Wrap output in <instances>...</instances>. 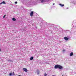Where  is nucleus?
Segmentation results:
<instances>
[{
  "label": "nucleus",
  "instance_id": "1",
  "mask_svg": "<svg viewBox=\"0 0 76 76\" xmlns=\"http://www.w3.org/2000/svg\"><path fill=\"white\" fill-rule=\"evenodd\" d=\"M55 69H63V66L58 64L54 66Z\"/></svg>",
  "mask_w": 76,
  "mask_h": 76
},
{
  "label": "nucleus",
  "instance_id": "2",
  "mask_svg": "<svg viewBox=\"0 0 76 76\" xmlns=\"http://www.w3.org/2000/svg\"><path fill=\"white\" fill-rule=\"evenodd\" d=\"M33 15H34V12L33 11L31 12L30 13V16L31 17L33 16Z\"/></svg>",
  "mask_w": 76,
  "mask_h": 76
},
{
  "label": "nucleus",
  "instance_id": "3",
  "mask_svg": "<svg viewBox=\"0 0 76 76\" xmlns=\"http://www.w3.org/2000/svg\"><path fill=\"white\" fill-rule=\"evenodd\" d=\"M23 70H24V71L26 72H28V69L26 68H23Z\"/></svg>",
  "mask_w": 76,
  "mask_h": 76
},
{
  "label": "nucleus",
  "instance_id": "4",
  "mask_svg": "<svg viewBox=\"0 0 76 76\" xmlns=\"http://www.w3.org/2000/svg\"><path fill=\"white\" fill-rule=\"evenodd\" d=\"M64 39L66 41H67V40H69V38H67V37H64Z\"/></svg>",
  "mask_w": 76,
  "mask_h": 76
},
{
  "label": "nucleus",
  "instance_id": "5",
  "mask_svg": "<svg viewBox=\"0 0 76 76\" xmlns=\"http://www.w3.org/2000/svg\"><path fill=\"white\" fill-rule=\"evenodd\" d=\"M36 72L37 75H39V69H37L36 71Z\"/></svg>",
  "mask_w": 76,
  "mask_h": 76
},
{
  "label": "nucleus",
  "instance_id": "6",
  "mask_svg": "<svg viewBox=\"0 0 76 76\" xmlns=\"http://www.w3.org/2000/svg\"><path fill=\"white\" fill-rule=\"evenodd\" d=\"M6 4V2H5L4 1H3L2 2L0 3V4Z\"/></svg>",
  "mask_w": 76,
  "mask_h": 76
},
{
  "label": "nucleus",
  "instance_id": "7",
  "mask_svg": "<svg viewBox=\"0 0 76 76\" xmlns=\"http://www.w3.org/2000/svg\"><path fill=\"white\" fill-rule=\"evenodd\" d=\"M73 53L71 52L70 53V56L71 57V56H73Z\"/></svg>",
  "mask_w": 76,
  "mask_h": 76
},
{
  "label": "nucleus",
  "instance_id": "8",
  "mask_svg": "<svg viewBox=\"0 0 76 76\" xmlns=\"http://www.w3.org/2000/svg\"><path fill=\"white\" fill-rule=\"evenodd\" d=\"M59 5H60V6H61V7H63V6H64V5L62 4H60Z\"/></svg>",
  "mask_w": 76,
  "mask_h": 76
},
{
  "label": "nucleus",
  "instance_id": "9",
  "mask_svg": "<svg viewBox=\"0 0 76 76\" xmlns=\"http://www.w3.org/2000/svg\"><path fill=\"white\" fill-rule=\"evenodd\" d=\"M12 20L13 21H16V18H13Z\"/></svg>",
  "mask_w": 76,
  "mask_h": 76
},
{
  "label": "nucleus",
  "instance_id": "10",
  "mask_svg": "<svg viewBox=\"0 0 76 76\" xmlns=\"http://www.w3.org/2000/svg\"><path fill=\"white\" fill-rule=\"evenodd\" d=\"M33 58H34V57H31L30 58V60H33Z\"/></svg>",
  "mask_w": 76,
  "mask_h": 76
},
{
  "label": "nucleus",
  "instance_id": "11",
  "mask_svg": "<svg viewBox=\"0 0 76 76\" xmlns=\"http://www.w3.org/2000/svg\"><path fill=\"white\" fill-rule=\"evenodd\" d=\"M12 75V73H10L9 74V76H11Z\"/></svg>",
  "mask_w": 76,
  "mask_h": 76
},
{
  "label": "nucleus",
  "instance_id": "12",
  "mask_svg": "<svg viewBox=\"0 0 76 76\" xmlns=\"http://www.w3.org/2000/svg\"><path fill=\"white\" fill-rule=\"evenodd\" d=\"M47 74L46 73H45L44 75V76H47Z\"/></svg>",
  "mask_w": 76,
  "mask_h": 76
},
{
  "label": "nucleus",
  "instance_id": "13",
  "mask_svg": "<svg viewBox=\"0 0 76 76\" xmlns=\"http://www.w3.org/2000/svg\"><path fill=\"white\" fill-rule=\"evenodd\" d=\"M41 1L42 3H43L44 2V0H41Z\"/></svg>",
  "mask_w": 76,
  "mask_h": 76
},
{
  "label": "nucleus",
  "instance_id": "14",
  "mask_svg": "<svg viewBox=\"0 0 76 76\" xmlns=\"http://www.w3.org/2000/svg\"><path fill=\"white\" fill-rule=\"evenodd\" d=\"M4 17H3V18H5V17H6V15H4Z\"/></svg>",
  "mask_w": 76,
  "mask_h": 76
},
{
  "label": "nucleus",
  "instance_id": "15",
  "mask_svg": "<svg viewBox=\"0 0 76 76\" xmlns=\"http://www.w3.org/2000/svg\"><path fill=\"white\" fill-rule=\"evenodd\" d=\"M15 75V72H13L12 75Z\"/></svg>",
  "mask_w": 76,
  "mask_h": 76
},
{
  "label": "nucleus",
  "instance_id": "16",
  "mask_svg": "<svg viewBox=\"0 0 76 76\" xmlns=\"http://www.w3.org/2000/svg\"><path fill=\"white\" fill-rule=\"evenodd\" d=\"M15 4H17V3H18V2H17V1L15 2Z\"/></svg>",
  "mask_w": 76,
  "mask_h": 76
},
{
  "label": "nucleus",
  "instance_id": "17",
  "mask_svg": "<svg viewBox=\"0 0 76 76\" xmlns=\"http://www.w3.org/2000/svg\"><path fill=\"white\" fill-rule=\"evenodd\" d=\"M10 61V60H8V61Z\"/></svg>",
  "mask_w": 76,
  "mask_h": 76
},
{
  "label": "nucleus",
  "instance_id": "18",
  "mask_svg": "<svg viewBox=\"0 0 76 76\" xmlns=\"http://www.w3.org/2000/svg\"><path fill=\"white\" fill-rule=\"evenodd\" d=\"M10 62H13V61H11V60H10Z\"/></svg>",
  "mask_w": 76,
  "mask_h": 76
},
{
  "label": "nucleus",
  "instance_id": "19",
  "mask_svg": "<svg viewBox=\"0 0 76 76\" xmlns=\"http://www.w3.org/2000/svg\"><path fill=\"white\" fill-rule=\"evenodd\" d=\"M63 51L64 52L65 51V50H63Z\"/></svg>",
  "mask_w": 76,
  "mask_h": 76
},
{
  "label": "nucleus",
  "instance_id": "20",
  "mask_svg": "<svg viewBox=\"0 0 76 76\" xmlns=\"http://www.w3.org/2000/svg\"><path fill=\"white\" fill-rule=\"evenodd\" d=\"M55 4H53V5H54Z\"/></svg>",
  "mask_w": 76,
  "mask_h": 76
},
{
  "label": "nucleus",
  "instance_id": "21",
  "mask_svg": "<svg viewBox=\"0 0 76 76\" xmlns=\"http://www.w3.org/2000/svg\"><path fill=\"white\" fill-rule=\"evenodd\" d=\"M52 76H55V75H52Z\"/></svg>",
  "mask_w": 76,
  "mask_h": 76
},
{
  "label": "nucleus",
  "instance_id": "22",
  "mask_svg": "<svg viewBox=\"0 0 76 76\" xmlns=\"http://www.w3.org/2000/svg\"><path fill=\"white\" fill-rule=\"evenodd\" d=\"M1 51V49L0 48V51Z\"/></svg>",
  "mask_w": 76,
  "mask_h": 76
},
{
  "label": "nucleus",
  "instance_id": "23",
  "mask_svg": "<svg viewBox=\"0 0 76 76\" xmlns=\"http://www.w3.org/2000/svg\"><path fill=\"white\" fill-rule=\"evenodd\" d=\"M62 76H63V75H62Z\"/></svg>",
  "mask_w": 76,
  "mask_h": 76
}]
</instances>
